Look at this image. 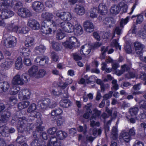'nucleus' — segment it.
Wrapping results in <instances>:
<instances>
[{"mask_svg": "<svg viewBox=\"0 0 146 146\" xmlns=\"http://www.w3.org/2000/svg\"><path fill=\"white\" fill-rule=\"evenodd\" d=\"M10 1L8 0H0V10L2 11L0 15L2 19H6L13 16L14 13L8 9L10 7Z\"/></svg>", "mask_w": 146, "mask_h": 146, "instance_id": "nucleus-1", "label": "nucleus"}, {"mask_svg": "<svg viewBox=\"0 0 146 146\" xmlns=\"http://www.w3.org/2000/svg\"><path fill=\"white\" fill-rule=\"evenodd\" d=\"M17 127L19 132L22 133L24 130L27 131L31 130L34 128L32 123H28L27 121L22 118H19L17 124Z\"/></svg>", "mask_w": 146, "mask_h": 146, "instance_id": "nucleus-2", "label": "nucleus"}, {"mask_svg": "<svg viewBox=\"0 0 146 146\" xmlns=\"http://www.w3.org/2000/svg\"><path fill=\"white\" fill-rule=\"evenodd\" d=\"M59 19H58L55 22H53L52 25L54 27L56 26V27H60L64 31L68 33H71L74 31V27L70 23L65 22H60Z\"/></svg>", "mask_w": 146, "mask_h": 146, "instance_id": "nucleus-3", "label": "nucleus"}, {"mask_svg": "<svg viewBox=\"0 0 146 146\" xmlns=\"http://www.w3.org/2000/svg\"><path fill=\"white\" fill-rule=\"evenodd\" d=\"M29 78V75L26 73L23 74L21 77L17 74L13 78L12 83L13 85H22L28 82Z\"/></svg>", "mask_w": 146, "mask_h": 146, "instance_id": "nucleus-4", "label": "nucleus"}, {"mask_svg": "<svg viewBox=\"0 0 146 146\" xmlns=\"http://www.w3.org/2000/svg\"><path fill=\"white\" fill-rule=\"evenodd\" d=\"M62 44L65 47L70 49L80 46L79 42L76 38L73 36L69 37Z\"/></svg>", "mask_w": 146, "mask_h": 146, "instance_id": "nucleus-5", "label": "nucleus"}, {"mask_svg": "<svg viewBox=\"0 0 146 146\" xmlns=\"http://www.w3.org/2000/svg\"><path fill=\"white\" fill-rule=\"evenodd\" d=\"M36 109V106L34 103L31 104L28 108L27 111L31 112L29 117V119L32 120L35 118H38L40 117L41 116L40 113L38 112L34 111Z\"/></svg>", "mask_w": 146, "mask_h": 146, "instance_id": "nucleus-6", "label": "nucleus"}, {"mask_svg": "<svg viewBox=\"0 0 146 146\" xmlns=\"http://www.w3.org/2000/svg\"><path fill=\"white\" fill-rule=\"evenodd\" d=\"M17 42L16 38L13 36H10L5 40L4 45L7 48H12L16 44Z\"/></svg>", "mask_w": 146, "mask_h": 146, "instance_id": "nucleus-7", "label": "nucleus"}, {"mask_svg": "<svg viewBox=\"0 0 146 146\" xmlns=\"http://www.w3.org/2000/svg\"><path fill=\"white\" fill-rule=\"evenodd\" d=\"M18 14L19 15L24 18L30 17L32 15L31 12L29 10L23 7L18 9Z\"/></svg>", "mask_w": 146, "mask_h": 146, "instance_id": "nucleus-8", "label": "nucleus"}, {"mask_svg": "<svg viewBox=\"0 0 146 146\" xmlns=\"http://www.w3.org/2000/svg\"><path fill=\"white\" fill-rule=\"evenodd\" d=\"M30 90L28 89H25L20 91L18 94L19 98L22 100L29 99L31 95Z\"/></svg>", "mask_w": 146, "mask_h": 146, "instance_id": "nucleus-9", "label": "nucleus"}, {"mask_svg": "<svg viewBox=\"0 0 146 146\" xmlns=\"http://www.w3.org/2000/svg\"><path fill=\"white\" fill-rule=\"evenodd\" d=\"M129 19V17H127L125 19H121L120 22V26L117 27L114 30V36L115 33L118 35H119L121 34L122 31V29L123 27V25L126 24L128 21Z\"/></svg>", "mask_w": 146, "mask_h": 146, "instance_id": "nucleus-10", "label": "nucleus"}, {"mask_svg": "<svg viewBox=\"0 0 146 146\" xmlns=\"http://www.w3.org/2000/svg\"><path fill=\"white\" fill-rule=\"evenodd\" d=\"M56 15L61 19L64 21H70L71 19V15L69 12L57 13Z\"/></svg>", "mask_w": 146, "mask_h": 146, "instance_id": "nucleus-11", "label": "nucleus"}, {"mask_svg": "<svg viewBox=\"0 0 146 146\" xmlns=\"http://www.w3.org/2000/svg\"><path fill=\"white\" fill-rule=\"evenodd\" d=\"M27 25L33 30H38L40 27L39 23L36 20L32 19L28 20Z\"/></svg>", "mask_w": 146, "mask_h": 146, "instance_id": "nucleus-12", "label": "nucleus"}, {"mask_svg": "<svg viewBox=\"0 0 146 146\" xmlns=\"http://www.w3.org/2000/svg\"><path fill=\"white\" fill-rule=\"evenodd\" d=\"M135 51L136 53L141 57L142 56L143 50L144 47V46L140 42H136L134 43Z\"/></svg>", "mask_w": 146, "mask_h": 146, "instance_id": "nucleus-13", "label": "nucleus"}, {"mask_svg": "<svg viewBox=\"0 0 146 146\" xmlns=\"http://www.w3.org/2000/svg\"><path fill=\"white\" fill-rule=\"evenodd\" d=\"M83 25L85 30L87 32L91 33L94 31V26L93 24L90 21H85Z\"/></svg>", "mask_w": 146, "mask_h": 146, "instance_id": "nucleus-14", "label": "nucleus"}, {"mask_svg": "<svg viewBox=\"0 0 146 146\" xmlns=\"http://www.w3.org/2000/svg\"><path fill=\"white\" fill-rule=\"evenodd\" d=\"M11 116L10 112L7 110L3 111L0 115V120L4 122L7 121Z\"/></svg>", "mask_w": 146, "mask_h": 146, "instance_id": "nucleus-15", "label": "nucleus"}, {"mask_svg": "<svg viewBox=\"0 0 146 146\" xmlns=\"http://www.w3.org/2000/svg\"><path fill=\"white\" fill-rule=\"evenodd\" d=\"M12 31L15 32L17 34H26L28 32V28L23 27L21 28L20 26L15 25L14 26Z\"/></svg>", "mask_w": 146, "mask_h": 146, "instance_id": "nucleus-16", "label": "nucleus"}, {"mask_svg": "<svg viewBox=\"0 0 146 146\" xmlns=\"http://www.w3.org/2000/svg\"><path fill=\"white\" fill-rule=\"evenodd\" d=\"M48 60L49 59L47 57L42 56L37 57L35 61L36 63H39L40 65H44V64L48 63Z\"/></svg>", "mask_w": 146, "mask_h": 146, "instance_id": "nucleus-17", "label": "nucleus"}, {"mask_svg": "<svg viewBox=\"0 0 146 146\" xmlns=\"http://www.w3.org/2000/svg\"><path fill=\"white\" fill-rule=\"evenodd\" d=\"M32 6L34 10L36 12H40L44 9L43 4L39 1L34 2L32 4Z\"/></svg>", "mask_w": 146, "mask_h": 146, "instance_id": "nucleus-18", "label": "nucleus"}, {"mask_svg": "<svg viewBox=\"0 0 146 146\" xmlns=\"http://www.w3.org/2000/svg\"><path fill=\"white\" fill-rule=\"evenodd\" d=\"M121 70L115 72L116 74L118 76H120L125 72L128 71L130 69V64H124L121 66Z\"/></svg>", "mask_w": 146, "mask_h": 146, "instance_id": "nucleus-19", "label": "nucleus"}, {"mask_svg": "<svg viewBox=\"0 0 146 146\" xmlns=\"http://www.w3.org/2000/svg\"><path fill=\"white\" fill-rule=\"evenodd\" d=\"M75 12L78 15H82L85 12V10L84 7L80 4H76L74 8Z\"/></svg>", "mask_w": 146, "mask_h": 146, "instance_id": "nucleus-20", "label": "nucleus"}, {"mask_svg": "<svg viewBox=\"0 0 146 146\" xmlns=\"http://www.w3.org/2000/svg\"><path fill=\"white\" fill-rule=\"evenodd\" d=\"M41 17L42 18L45 19L48 22H50V23H52L53 22L55 23L51 20V19L54 17V15L51 13L47 12L43 13L42 14ZM52 24L51 25L53 26L52 25Z\"/></svg>", "mask_w": 146, "mask_h": 146, "instance_id": "nucleus-21", "label": "nucleus"}, {"mask_svg": "<svg viewBox=\"0 0 146 146\" xmlns=\"http://www.w3.org/2000/svg\"><path fill=\"white\" fill-rule=\"evenodd\" d=\"M56 27L54 28H50L48 27H45L44 26H42L41 28V32L43 34L47 35L51 34V32L53 31L54 33L56 29Z\"/></svg>", "mask_w": 146, "mask_h": 146, "instance_id": "nucleus-22", "label": "nucleus"}, {"mask_svg": "<svg viewBox=\"0 0 146 146\" xmlns=\"http://www.w3.org/2000/svg\"><path fill=\"white\" fill-rule=\"evenodd\" d=\"M104 24L106 25L107 27L109 28L113 27L115 24L114 19L112 18L107 17L103 21Z\"/></svg>", "mask_w": 146, "mask_h": 146, "instance_id": "nucleus-23", "label": "nucleus"}, {"mask_svg": "<svg viewBox=\"0 0 146 146\" xmlns=\"http://www.w3.org/2000/svg\"><path fill=\"white\" fill-rule=\"evenodd\" d=\"M91 47L89 45H85L82 46L80 50V53L82 54L87 55L91 52Z\"/></svg>", "mask_w": 146, "mask_h": 146, "instance_id": "nucleus-24", "label": "nucleus"}, {"mask_svg": "<svg viewBox=\"0 0 146 146\" xmlns=\"http://www.w3.org/2000/svg\"><path fill=\"white\" fill-rule=\"evenodd\" d=\"M39 105L42 109H46L48 106L50 107L51 104V101L50 99L47 98L45 100L40 101L39 102Z\"/></svg>", "mask_w": 146, "mask_h": 146, "instance_id": "nucleus-25", "label": "nucleus"}, {"mask_svg": "<svg viewBox=\"0 0 146 146\" xmlns=\"http://www.w3.org/2000/svg\"><path fill=\"white\" fill-rule=\"evenodd\" d=\"M38 68L36 66L33 65L31 66L28 71L29 75L32 77L36 78L38 71Z\"/></svg>", "mask_w": 146, "mask_h": 146, "instance_id": "nucleus-26", "label": "nucleus"}, {"mask_svg": "<svg viewBox=\"0 0 146 146\" xmlns=\"http://www.w3.org/2000/svg\"><path fill=\"white\" fill-rule=\"evenodd\" d=\"M0 134L3 137H8L9 135L8 127L5 125L0 126Z\"/></svg>", "mask_w": 146, "mask_h": 146, "instance_id": "nucleus-27", "label": "nucleus"}, {"mask_svg": "<svg viewBox=\"0 0 146 146\" xmlns=\"http://www.w3.org/2000/svg\"><path fill=\"white\" fill-rule=\"evenodd\" d=\"M13 63V62L12 60L7 59L4 62L1 64V66L4 69H7L10 68Z\"/></svg>", "mask_w": 146, "mask_h": 146, "instance_id": "nucleus-28", "label": "nucleus"}, {"mask_svg": "<svg viewBox=\"0 0 146 146\" xmlns=\"http://www.w3.org/2000/svg\"><path fill=\"white\" fill-rule=\"evenodd\" d=\"M23 4L22 1H13L10 2V7L14 9H17L19 7L23 6Z\"/></svg>", "mask_w": 146, "mask_h": 146, "instance_id": "nucleus-29", "label": "nucleus"}, {"mask_svg": "<svg viewBox=\"0 0 146 146\" xmlns=\"http://www.w3.org/2000/svg\"><path fill=\"white\" fill-rule=\"evenodd\" d=\"M98 11L102 15H105L107 12V7L104 4H100L98 6Z\"/></svg>", "mask_w": 146, "mask_h": 146, "instance_id": "nucleus-30", "label": "nucleus"}, {"mask_svg": "<svg viewBox=\"0 0 146 146\" xmlns=\"http://www.w3.org/2000/svg\"><path fill=\"white\" fill-rule=\"evenodd\" d=\"M74 31L75 35H80L83 33V30L82 27L78 24H77L75 26Z\"/></svg>", "mask_w": 146, "mask_h": 146, "instance_id": "nucleus-31", "label": "nucleus"}, {"mask_svg": "<svg viewBox=\"0 0 146 146\" xmlns=\"http://www.w3.org/2000/svg\"><path fill=\"white\" fill-rule=\"evenodd\" d=\"M121 136L123 140L125 142H128L131 139V136L129 135L128 132L125 130L122 131Z\"/></svg>", "mask_w": 146, "mask_h": 146, "instance_id": "nucleus-32", "label": "nucleus"}, {"mask_svg": "<svg viewBox=\"0 0 146 146\" xmlns=\"http://www.w3.org/2000/svg\"><path fill=\"white\" fill-rule=\"evenodd\" d=\"M60 106L63 108H68L72 104L70 101L67 99H63L60 102Z\"/></svg>", "mask_w": 146, "mask_h": 146, "instance_id": "nucleus-33", "label": "nucleus"}, {"mask_svg": "<svg viewBox=\"0 0 146 146\" xmlns=\"http://www.w3.org/2000/svg\"><path fill=\"white\" fill-rule=\"evenodd\" d=\"M20 51L21 54L25 57L29 56L31 53V51L29 48L23 47L20 49Z\"/></svg>", "mask_w": 146, "mask_h": 146, "instance_id": "nucleus-34", "label": "nucleus"}, {"mask_svg": "<svg viewBox=\"0 0 146 146\" xmlns=\"http://www.w3.org/2000/svg\"><path fill=\"white\" fill-rule=\"evenodd\" d=\"M63 111L62 109L60 108H58L54 110H52L51 113L52 116H53V118L59 116V115L62 114Z\"/></svg>", "mask_w": 146, "mask_h": 146, "instance_id": "nucleus-35", "label": "nucleus"}, {"mask_svg": "<svg viewBox=\"0 0 146 146\" xmlns=\"http://www.w3.org/2000/svg\"><path fill=\"white\" fill-rule=\"evenodd\" d=\"M15 67L17 69H19L21 68L23 66L22 59L21 57H19L15 62Z\"/></svg>", "mask_w": 146, "mask_h": 146, "instance_id": "nucleus-36", "label": "nucleus"}, {"mask_svg": "<svg viewBox=\"0 0 146 146\" xmlns=\"http://www.w3.org/2000/svg\"><path fill=\"white\" fill-rule=\"evenodd\" d=\"M34 39L31 37H28L25 41V44L27 47H31L33 44Z\"/></svg>", "mask_w": 146, "mask_h": 146, "instance_id": "nucleus-37", "label": "nucleus"}, {"mask_svg": "<svg viewBox=\"0 0 146 146\" xmlns=\"http://www.w3.org/2000/svg\"><path fill=\"white\" fill-rule=\"evenodd\" d=\"M118 137L117 129L115 127H113L111 131V137L113 140H116L117 139Z\"/></svg>", "mask_w": 146, "mask_h": 146, "instance_id": "nucleus-38", "label": "nucleus"}, {"mask_svg": "<svg viewBox=\"0 0 146 146\" xmlns=\"http://www.w3.org/2000/svg\"><path fill=\"white\" fill-rule=\"evenodd\" d=\"M20 90L19 87L14 86L10 88L9 93L11 95H15Z\"/></svg>", "mask_w": 146, "mask_h": 146, "instance_id": "nucleus-39", "label": "nucleus"}, {"mask_svg": "<svg viewBox=\"0 0 146 146\" xmlns=\"http://www.w3.org/2000/svg\"><path fill=\"white\" fill-rule=\"evenodd\" d=\"M93 113L91 117L92 119H96L99 117L101 114V112L98 110L97 109L95 108L93 110Z\"/></svg>", "mask_w": 146, "mask_h": 146, "instance_id": "nucleus-40", "label": "nucleus"}, {"mask_svg": "<svg viewBox=\"0 0 146 146\" xmlns=\"http://www.w3.org/2000/svg\"><path fill=\"white\" fill-rule=\"evenodd\" d=\"M46 50V48L43 45H40L38 46H36L35 48L36 52L39 54V53H42L44 52L45 50Z\"/></svg>", "mask_w": 146, "mask_h": 146, "instance_id": "nucleus-41", "label": "nucleus"}, {"mask_svg": "<svg viewBox=\"0 0 146 146\" xmlns=\"http://www.w3.org/2000/svg\"><path fill=\"white\" fill-rule=\"evenodd\" d=\"M120 11V9L118 6L114 5L112 6L111 8L110 11L111 13L116 14H118Z\"/></svg>", "mask_w": 146, "mask_h": 146, "instance_id": "nucleus-42", "label": "nucleus"}, {"mask_svg": "<svg viewBox=\"0 0 146 146\" xmlns=\"http://www.w3.org/2000/svg\"><path fill=\"white\" fill-rule=\"evenodd\" d=\"M52 47L55 50L58 51L61 49L62 46L59 43L53 41L52 42Z\"/></svg>", "mask_w": 146, "mask_h": 146, "instance_id": "nucleus-43", "label": "nucleus"}, {"mask_svg": "<svg viewBox=\"0 0 146 146\" xmlns=\"http://www.w3.org/2000/svg\"><path fill=\"white\" fill-rule=\"evenodd\" d=\"M96 8H93L90 10V17L92 18H96L97 17L98 13Z\"/></svg>", "mask_w": 146, "mask_h": 146, "instance_id": "nucleus-44", "label": "nucleus"}, {"mask_svg": "<svg viewBox=\"0 0 146 146\" xmlns=\"http://www.w3.org/2000/svg\"><path fill=\"white\" fill-rule=\"evenodd\" d=\"M139 109L138 107H135L130 108L129 109V112L132 116L136 115L139 111Z\"/></svg>", "mask_w": 146, "mask_h": 146, "instance_id": "nucleus-45", "label": "nucleus"}, {"mask_svg": "<svg viewBox=\"0 0 146 146\" xmlns=\"http://www.w3.org/2000/svg\"><path fill=\"white\" fill-rule=\"evenodd\" d=\"M46 74V72L45 70L42 69H40L39 71L38 70L36 78H38L43 77Z\"/></svg>", "mask_w": 146, "mask_h": 146, "instance_id": "nucleus-46", "label": "nucleus"}, {"mask_svg": "<svg viewBox=\"0 0 146 146\" xmlns=\"http://www.w3.org/2000/svg\"><path fill=\"white\" fill-rule=\"evenodd\" d=\"M119 5L120 8L122 9L123 12L126 13L127 12V6L126 4L123 2H121L119 3Z\"/></svg>", "mask_w": 146, "mask_h": 146, "instance_id": "nucleus-47", "label": "nucleus"}, {"mask_svg": "<svg viewBox=\"0 0 146 146\" xmlns=\"http://www.w3.org/2000/svg\"><path fill=\"white\" fill-rule=\"evenodd\" d=\"M1 83L4 92L7 90L10 87V85L7 82H1Z\"/></svg>", "mask_w": 146, "mask_h": 146, "instance_id": "nucleus-48", "label": "nucleus"}, {"mask_svg": "<svg viewBox=\"0 0 146 146\" xmlns=\"http://www.w3.org/2000/svg\"><path fill=\"white\" fill-rule=\"evenodd\" d=\"M124 49L127 53H130L132 52V50L129 42H126L124 46Z\"/></svg>", "mask_w": 146, "mask_h": 146, "instance_id": "nucleus-49", "label": "nucleus"}, {"mask_svg": "<svg viewBox=\"0 0 146 146\" xmlns=\"http://www.w3.org/2000/svg\"><path fill=\"white\" fill-rule=\"evenodd\" d=\"M139 118L136 117L137 119L141 121H143V120L146 117V112L144 111L142 113H141L140 114L138 115Z\"/></svg>", "mask_w": 146, "mask_h": 146, "instance_id": "nucleus-50", "label": "nucleus"}, {"mask_svg": "<svg viewBox=\"0 0 146 146\" xmlns=\"http://www.w3.org/2000/svg\"><path fill=\"white\" fill-rule=\"evenodd\" d=\"M26 140L25 137L23 135H20L16 139L17 142L19 144H22L25 142Z\"/></svg>", "mask_w": 146, "mask_h": 146, "instance_id": "nucleus-51", "label": "nucleus"}, {"mask_svg": "<svg viewBox=\"0 0 146 146\" xmlns=\"http://www.w3.org/2000/svg\"><path fill=\"white\" fill-rule=\"evenodd\" d=\"M117 81L116 80H113L112 81V86L111 88V89H114L115 90H116L119 89V86L117 83Z\"/></svg>", "mask_w": 146, "mask_h": 146, "instance_id": "nucleus-52", "label": "nucleus"}, {"mask_svg": "<svg viewBox=\"0 0 146 146\" xmlns=\"http://www.w3.org/2000/svg\"><path fill=\"white\" fill-rule=\"evenodd\" d=\"M64 37V35L61 30L58 31L57 32L56 38L58 40H61Z\"/></svg>", "mask_w": 146, "mask_h": 146, "instance_id": "nucleus-53", "label": "nucleus"}, {"mask_svg": "<svg viewBox=\"0 0 146 146\" xmlns=\"http://www.w3.org/2000/svg\"><path fill=\"white\" fill-rule=\"evenodd\" d=\"M8 102L10 104L13 105L17 102V99L14 96H11L9 98Z\"/></svg>", "mask_w": 146, "mask_h": 146, "instance_id": "nucleus-54", "label": "nucleus"}, {"mask_svg": "<svg viewBox=\"0 0 146 146\" xmlns=\"http://www.w3.org/2000/svg\"><path fill=\"white\" fill-rule=\"evenodd\" d=\"M111 45L112 46L115 47L117 49L118 48L119 50H121V46L119 45L118 42L116 39H114L112 40Z\"/></svg>", "mask_w": 146, "mask_h": 146, "instance_id": "nucleus-55", "label": "nucleus"}, {"mask_svg": "<svg viewBox=\"0 0 146 146\" xmlns=\"http://www.w3.org/2000/svg\"><path fill=\"white\" fill-rule=\"evenodd\" d=\"M113 92L112 91H110L108 93L105 94L103 96V100H107L108 99L111 98Z\"/></svg>", "mask_w": 146, "mask_h": 146, "instance_id": "nucleus-56", "label": "nucleus"}, {"mask_svg": "<svg viewBox=\"0 0 146 146\" xmlns=\"http://www.w3.org/2000/svg\"><path fill=\"white\" fill-rule=\"evenodd\" d=\"M64 119L61 116H58L56 121L57 125L58 126H61L64 123Z\"/></svg>", "mask_w": 146, "mask_h": 146, "instance_id": "nucleus-57", "label": "nucleus"}, {"mask_svg": "<svg viewBox=\"0 0 146 146\" xmlns=\"http://www.w3.org/2000/svg\"><path fill=\"white\" fill-rule=\"evenodd\" d=\"M140 108L146 110V101L141 100L138 103Z\"/></svg>", "mask_w": 146, "mask_h": 146, "instance_id": "nucleus-58", "label": "nucleus"}, {"mask_svg": "<svg viewBox=\"0 0 146 146\" xmlns=\"http://www.w3.org/2000/svg\"><path fill=\"white\" fill-rule=\"evenodd\" d=\"M139 78L145 81L143 84L144 85H146V74L144 72L141 73L139 76Z\"/></svg>", "mask_w": 146, "mask_h": 146, "instance_id": "nucleus-59", "label": "nucleus"}, {"mask_svg": "<svg viewBox=\"0 0 146 146\" xmlns=\"http://www.w3.org/2000/svg\"><path fill=\"white\" fill-rule=\"evenodd\" d=\"M87 127L86 125H84V127L81 126H79L78 129V131L83 132L84 134H85L86 132Z\"/></svg>", "mask_w": 146, "mask_h": 146, "instance_id": "nucleus-60", "label": "nucleus"}, {"mask_svg": "<svg viewBox=\"0 0 146 146\" xmlns=\"http://www.w3.org/2000/svg\"><path fill=\"white\" fill-rule=\"evenodd\" d=\"M57 130L56 128L55 127H53L47 130V132L49 134L53 135L54 134Z\"/></svg>", "mask_w": 146, "mask_h": 146, "instance_id": "nucleus-61", "label": "nucleus"}, {"mask_svg": "<svg viewBox=\"0 0 146 146\" xmlns=\"http://www.w3.org/2000/svg\"><path fill=\"white\" fill-rule=\"evenodd\" d=\"M41 144L40 141H39L36 139L33 140L31 144V146H39Z\"/></svg>", "mask_w": 146, "mask_h": 146, "instance_id": "nucleus-62", "label": "nucleus"}, {"mask_svg": "<svg viewBox=\"0 0 146 146\" xmlns=\"http://www.w3.org/2000/svg\"><path fill=\"white\" fill-rule=\"evenodd\" d=\"M27 57H25L24 60V63L26 66H30L31 64V61L29 58H26Z\"/></svg>", "mask_w": 146, "mask_h": 146, "instance_id": "nucleus-63", "label": "nucleus"}, {"mask_svg": "<svg viewBox=\"0 0 146 146\" xmlns=\"http://www.w3.org/2000/svg\"><path fill=\"white\" fill-rule=\"evenodd\" d=\"M138 33L142 38H146V31L144 29L139 31Z\"/></svg>", "mask_w": 146, "mask_h": 146, "instance_id": "nucleus-64", "label": "nucleus"}]
</instances>
